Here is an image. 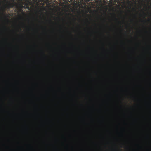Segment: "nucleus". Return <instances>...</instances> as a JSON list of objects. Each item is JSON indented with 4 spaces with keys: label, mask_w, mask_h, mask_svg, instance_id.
<instances>
[{
    "label": "nucleus",
    "mask_w": 151,
    "mask_h": 151,
    "mask_svg": "<svg viewBox=\"0 0 151 151\" xmlns=\"http://www.w3.org/2000/svg\"><path fill=\"white\" fill-rule=\"evenodd\" d=\"M60 1V2H61L62 1ZM65 1V2H66V3H68V2H70V1L71 2H74V1H75V2H79L80 1V2H83V1H68H68Z\"/></svg>",
    "instance_id": "1"
},
{
    "label": "nucleus",
    "mask_w": 151,
    "mask_h": 151,
    "mask_svg": "<svg viewBox=\"0 0 151 151\" xmlns=\"http://www.w3.org/2000/svg\"><path fill=\"white\" fill-rule=\"evenodd\" d=\"M38 1V2H48V3H51L52 2H55L56 3L57 2L56 1Z\"/></svg>",
    "instance_id": "2"
},
{
    "label": "nucleus",
    "mask_w": 151,
    "mask_h": 151,
    "mask_svg": "<svg viewBox=\"0 0 151 151\" xmlns=\"http://www.w3.org/2000/svg\"><path fill=\"white\" fill-rule=\"evenodd\" d=\"M13 1V2H15L16 1H17V0H16V1ZM27 1V2H29V1H30V2H31V1Z\"/></svg>",
    "instance_id": "3"
},
{
    "label": "nucleus",
    "mask_w": 151,
    "mask_h": 151,
    "mask_svg": "<svg viewBox=\"0 0 151 151\" xmlns=\"http://www.w3.org/2000/svg\"><path fill=\"white\" fill-rule=\"evenodd\" d=\"M95 1V2L96 3H98V2H102L103 1L104 2H106V1H93V2Z\"/></svg>",
    "instance_id": "4"
},
{
    "label": "nucleus",
    "mask_w": 151,
    "mask_h": 151,
    "mask_svg": "<svg viewBox=\"0 0 151 151\" xmlns=\"http://www.w3.org/2000/svg\"><path fill=\"white\" fill-rule=\"evenodd\" d=\"M135 1V2H137L138 1H148V2H149V1Z\"/></svg>",
    "instance_id": "5"
},
{
    "label": "nucleus",
    "mask_w": 151,
    "mask_h": 151,
    "mask_svg": "<svg viewBox=\"0 0 151 151\" xmlns=\"http://www.w3.org/2000/svg\"><path fill=\"white\" fill-rule=\"evenodd\" d=\"M85 1V2H86V3L90 2V1H88H88ZM92 1H91V2Z\"/></svg>",
    "instance_id": "6"
},
{
    "label": "nucleus",
    "mask_w": 151,
    "mask_h": 151,
    "mask_svg": "<svg viewBox=\"0 0 151 151\" xmlns=\"http://www.w3.org/2000/svg\"><path fill=\"white\" fill-rule=\"evenodd\" d=\"M14 5L13 4H11L10 5V7H12Z\"/></svg>",
    "instance_id": "7"
},
{
    "label": "nucleus",
    "mask_w": 151,
    "mask_h": 151,
    "mask_svg": "<svg viewBox=\"0 0 151 151\" xmlns=\"http://www.w3.org/2000/svg\"><path fill=\"white\" fill-rule=\"evenodd\" d=\"M33 1L34 2H37V1H35V0H34V1Z\"/></svg>",
    "instance_id": "8"
},
{
    "label": "nucleus",
    "mask_w": 151,
    "mask_h": 151,
    "mask_svg": "<svg viewBox=\"0 0 151 151\" xmlns=\"http://www.w3.org/2000/svg\"><path fill=\"white\" fill-rule=\"evenodd\" d=\"M115 19H116V20H117V19H116V18H115Z\"/></svg>",
    "instance_id": "9"
},
{
    "label": "nucleus",
    "mask_w": 151,
    "mask_h": 151,
    "mask_svg": "<svg viewBox=\"0 0 151 151\" xmlns=\"http://www.w3.org/2000/svg\"><path fill=\"white\" fill-rule=\"evenodd\" d=\"M50 21L51 22H52V21L51 20H50Z\"/></svg>",
    "instance_id": "10"
},
{
    "label": "nucleus",
    "mask_w": 151,
    "mask_h": 151,
    "mask_svg": "<svg viewBox=\"0 0 151 151\" xmlns=\"http://www.w3.org/2000/svg\"><path fill=\"white\" fill-rule=\"evenodd\" d=\"M143 21H144V22H146V21H145V20Z\"/></svg>",
    "instance_id": "11"
},
{
    "label": "nucleus",
    "mask_w": 151,
    "mask_h": 151,
    "mask_svg": "<svg viewBox=\"0 0 151 151\" xmlns=\"http://www.w3.org/2000/svg\"><path fill=\"white\" fill-rule=\"evenodd\" d=\"M132 20H132V19H131V21H132Z\"/></svg>",
    "instance_id": "12"
}]
</instances>
